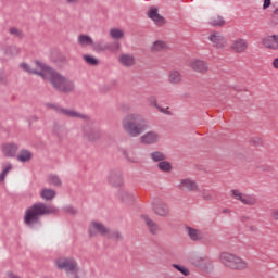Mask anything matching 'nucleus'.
I'll return each mask as SVG.
<instances>
[{
  "instance_id": "nucleus-5",
  "label": "nucleus",
  "mask_w": 278,
  "mask_h": 278,
  "mask_svg": "<svg viewBox=\"0 0 278 278\" xmlns=\"http://www.w3.org/2000/svg\"><path fill=\"white\" fill-rule=\"evenodd\" d=\"M56 268L59 270H64L65 273H70L74 278L79 277V263L74 257H60L54 262Z\"/></svg>"
},
{
  "instance_id": "nucleus-26",
  "label": "nucleus",
  "mask_w": 278,
  "mask_h": 278,
  "mask_svg": "<svg viewBox=\"0 0 278 278\" xmlns=\"http://www.w3.org/2000/svg\"><path fill=\"white\" fill-rule=\"evenodd\" d=\"M17 162H21L22 164H25L34 157V154H31V151L27 149H22L17 155H15Z\"/></svg>"
},
{
  "instance_id": "nucleus-24",
  "label": "nucleus",
  "mask_w": 278,
  "mask_h": 278,
  "mask_svg": "<svg viewBox=\"0 0 278 278\" xmlns=\"http://www.w3.org/2000/svg\"><path fill=\"white\" fill-rule=\"evenodd\" d=\"M186 231H187L190 240H192L193 242H197L199 240H203V232H201V230L194 229L190 226H187Z\"/></svg>"
},
{
  "instance_id": "nucleus-49",
  "label": "nucleus",
  "mask_w": 278,
  "mask_h": 278,
  "mask_svg": "<svg viewBox=\"0 0 278 278\" xmlns=\"http://www.w3.org/2000/svg\"><path fill=\"white\" fill-rule=\"evenodd\" d=\"M271 218H273L274 220H278V208H274V210L271 211Z\"/></svg>"
},
{
  "instance_id": "nucleus-56",
  "label": "nucleus",
  "mask_w": 278,
  "mask_h": 278,
  "mask_svg": "<svg viewBox=\"0 0 278 278\" xmlns=\"http://www.w3.org/2000/svg\"><path fill=\"white\" fill-rule=\"evenodd\" d=\"M37 119H38V117L35 116V117H34V121H37Z\"/></svg>"
},
{
  "instance_id": "nucleus-4",
  "label": "nucleus",
  "mask_w": 278,
  "mask_h": 278,
  "mask_svg": "<svg viewBox=\"0 0 278 278\" xmlns=\"http://www.w3.org/2000/svg\"><path fill=\"white\" fill-rule=\"evenodd\" d=\"M219 261L226 268H230L231 270H244L249 266L244 260L229 252L222 253Z\"/></svg>"
},
{
  "instance_id": "nucleus-11",
  "label": "nucleus",
  "mask_w": 278,
  "mask_h": 278,
  "mask_svg": "<svg viewBox=\"0 0 278 278\" xmlns=\"http://www.w3.org/2000/svg\"><path fill=\"white\" fill-rule=\"evenodd\" d=\"M84 136L89 142H97L101 138V130L90 124L83 127Z\"/></svg>"
},
{
  "instance_id": "nucleus-32",
  "label": "nucleus",
  "mask_w": 278,
  "mask_h": 278,
  "mask_svg": "<svg viewBox=\"0 0 278 278\" xmlns=\"http://www.w3.org/2000/svg\"><path fill=\"white\" fill-rule=\"evenodd\" d=\"M55 190L45 188L40 191V197L43 201H53L55 199Z\"/></svg>"
},
{
  "instance_id": "nucleus-15",
  "label": "nucleus",
  "mask_w": 278,
  "mask_h": 278,
  "mask_svg": "<svg viewBox=\"0 0 278 278\" xmlns=\"http://www.w3.org/2000/svg\"><path fill=\"white\" fill-rule=\"evenodd\" d=\"M208 40L216 47V49H225L227 47V39L220 33H212Z\"/></svg>"
},
{
  "instance_id": "nucleus-1",
  "label": "nucleus",
  "mask_w": 278,
  "mask_h": 278,
  "mask_svg": "<svg viewBox=\"0 0 278 278\" xmlns=\"http://www.w3.org/2000/svg\"><path fill=\"white\" fill-rule=\"evenodd\" d=\"M60 208L54 205H48L42 202L33 204L25 211L24 224L28 229H40L42 227V216H49V214H59Z\"/></svg>"
},
{
  "instance_id": "nucleus-8",
  "label": "nucleus",
  "mask_w": 278,
  "mask_h": 278,
  "mask_svg": "<svg viewBox=\"0 0 278 278\" xmlns=\"http://www.w3.org/2000/svg\"><path fill=\"white\" fill-rule=\"evenodd\" d=\"M231 194H232L233 199H236V201H240L241 203H243V205L253 206V205H257V203H258V200L255 195L243 194L238 189L231 190Z\"/></svg>"
},
{
  "instance_id": "nucleus-42",
  "label": "nucleus",
  "mask_w": 278,
  "mask_h": 278,
  "mask_svg": "<svg viewBox=\"0 0 278 278\" xmlns=\"http://www.w3.org/2000/svg\"><path fill=\"white\" fill-rule=\"evenodd\" d=\"M83 59L85 60L86 64H88L89 66H97V64H99V60L94 56L85 54L83 55Z\"/></svg>"
},
{
  "instance_id": "nucleus-34",
  "label": "nucleus",
  "mask_w": 278,
  "mask_h": 278,
  "mask_svg": "<svg viewBox=\"0 0 278 278\" xmlns=\"http://www.w3.org/2000/svg\"><path fill=\"white\" fill-rule=\"evenodd\" d=\"M109 240H114L115 242H123V235L118 230H110L106 232Z\"/></svg>"
},
{
  "instance_id": "nucleus-36",
  "label": "nucleus",
  "mask_w": 278,
  "mask_h": 278,
  "mask_svg": "<svg viewBox=\"0 0 278 278\" xmlns=\"http://www.w3.org/2000/svg\"><path fill=\"white\" fill-rule=\"evenodd\" d=\"M48 184L60 188V186H62V179H60V176H58L55 174H50L48 176Z\"/></svg>"
},
{
  "instance_id": "nucleus-39",
  "label": "nucleus",
  "mask_w": 278,
  "mask_h": 278,
  "mask_svg": "<svg viewBox=\"0 0 278 278\" xmlns=\"http://www.w3.org/2000/svg\"><path fill=\"white\" fill-rule=\"evenodd\" d=\"M157 166L163 173H170L173 170V165L167 161H161Z\"/></svg>"
},
{
  "instance_id": "nucleus-2",
  "label": "nucleus",
  "mask_w": 278,
  "mask_h": 278,
  "mask_svg": "<svg viewBox=\"0 0 278 278\" xmlns=\"http://www.w3.org/2000/svg\"><path fill=\"white\" fill-rule=\"evenodd\" d=\"M35 66H37V68L46 71V75H49L50 77V84L58 92H62L63 94H70V92H73V90H75V83L73 80L68 79L66 76H62V74L51 68V66L47 65L42 61L36 60Z\"/></svg>"
},
{
  "instance_id": "nucleus-19",
  "label": "nucleus",
  "mask_w": 278,
  "mask_h": 278,
  "mask_svg": "<svg viewBox=\"0 0 278 278\" xmlns=\"http://www.w3.org/2000/svg\"><path fill=\"white\" fill-rule=\"evenodd\" d=\"M262 45L266 49H271V51H278V35H271L263 38Z\"/></svg>"
},
{
  "instance_id": "nucleus-44",
  "label": "nucleus",
  "mask_w": 278,
  "mask_h": 278,
  "mask_svg": "<svg viewBox=\"0 0 278 278\" xmlns=\"http://www.w3.org/2000/svg\"><path fill=\"white\" fill-rule=\"evenodd\" d=\"M173 267L176 268V270H178L182 275H185V277H188V275H190L189 268H186V267H184L181 265H177V264H174Z\"/></svg>"
},
{
  "instance_id": "nucleus-6",
  "label": "nucleus",
  "mask_w": 278,
  "mask_h": 278,
  "mask_svg": "<svg viewBox=\"0 0 278 278\" xmlns=\"http://www.w3.org/2000/svg\"><path fill=\"white\" fill-rule=\"evenodd\" d=\"M45 108L49 110H54L56 114H62L63 116H67V118H79L80 121H86V123L90 122V117L87 114L77 112L73 109H64L56 103H45Z\"/></svg>"
},
{
  "instance_id": "nucleus-20",
  "label": "nucleus",
  "mask_w": 278,
  "mask_h": 278,
  "mask_svg": "<svg viewBox=\"0 0 278 278\" xmlns=\"http://www.w3.org/2000/svg\"><path fill=\"white\" fill-rule=\"evenodd\" d=\"M149 18H151L157 27H162V25L166 24V20L164 18V16H162V15H160V13H157V9H155V8L150 9Z\"/></svg>"
},
{
  "instance_id": "nucleus-28",
  "label": "nucleus",
  "mask_w": 278,
  "mask_h": 278,
  "mask_svg": "<svg viewBox=\"0 0 278 278\" xmlns=\"http://www.w3.org/2000/svg\"><path fill=\"white\" fill-rule=\"evenodd\" d=\"M168 81L174 86L181 84V73L179 71L173 70L168 74Z\"/></svg>"
},
{
  "instance_id": "nucleus-55",
  "label": "nucleus",
  "mask_w": 278,
  "mask_h": 278,
  "mask_svg": "<svg viewBox=\"0 0 278 278\" xmlns=\"http://www.w3.org/2000/svg\"><path fill=\"white\" fill-rule=\"evenodd\" d=\"M11 278H21V277H18V276H12Z\"/></svg>"
},
{
  "instance_id": "nucleus-23",
  "label": "nucleus",
  "mask_w": 278,
  "mask_h": 278,
  "mask_svg": "<svg viewBox=\"0 0 278 278\" xmlns=\"http://www.w3.org/2000/svg\"><path fill=\"white\" fill-rule=\"evenodd\" d=\"M20 68L25 73H29V75H38L39 77H45V75H47V71H43L42 68H39V71L31 70L27 63H20Z\"/></svg>"
},
{
  "instance_id": "nucleus-3",
  "label": "nucleus",
  "mask_w": 278,
  "mask_h": 278,
  "mask_svg": "<svg viewBox=\"0 0 278 278\" xmlns=\"http://www.w3.org/2000/svg\"><path fill=\"white\" fill-rule=\"evenodd\" d=\"M122 128L131 138L140 136V115L131 113L122 119Z\"/></svg>"
},
{
  "instance_id": "nucleus-45",
  "label": "nucleus",
  "mask_w": 278,
  "mask_h": 278,
  "mask_svg": "<svg viewBox=\"0 0 278 278\" xmlns=\"http://www.w3.org/2000/svg\"><path fill=\"white\" fill-rule=\"evenodd\" d=\"M62 210L65 214H70V216H75V214H77V208H75V206L66 205Z\"/></svg>"
},
{
  "instance_id": "nucleus-22",
  "label": "nucleus",
  "mask_w": 278,
  "mask_h": 278,
  "mask_svg": "<svg viewBox=\"0 0 278 278\" xmlns=\"http://www.w3.org/2000/svg\"><path fill=\"white\" fill-rule=\"evenodd\" d=\"M118 62H119V64H122V66L129 68V67L136 65V58H134V55H131V54L123 53L119 55Z\"/></svg>"
},
{
  "instance_id": "nucleus-43",
  "label": "nucleus",
  "mask_w": 278,
  "mask_h": 278,
  "mask_svg": "<svg viewBox=\"0 0 278 278\" xmlns=\"http://www.w3.org/2000/svg\"><path fill=\"white\" fill-rule=\"evenodd\" d=\"M148 102L150 103V105H154V108H157L160 112H163L164 114H168V112H166L164 108H161L160 105H157V99L155 98V96H150L148 98Z\"/></svg>"
},
{
  "instance_id": "nucleus-29",
  "label": "nucleus",
  "mask_w": 278,
  "mask_h": 278,
  "mask_svg": "<svg viewBox=\"0 0 278 278\" xmlns=\"http://www.w3.org/2000/svg\"><path fill=\"white\" fill-rule=\"evenodd\" d=\"M77 40L80 47H93L94 45V40L88 35H79Z\"/></svg>"
},
{
  "instance_id": "nucleus-35",
  "label": "nucleus",
  "mask_w": 278,
  "mask_h": 278,
  "mask_svg": "<svg viewBox=\"0 0 278 278\" xmlns=\"http://www.w3.org/2000/svg\"><path fill=\"white\" fill-rule=\"evenodd\" d=\"M210 25H212V27H223V25H225V18L220 15H215L211 18Z\"/></svg>"
},
{
  "instance_id": "nucleus-16",
  "label": "nucleus",
  "mask_w": 278,
  "mask_h": 278,
  "mask_svg": "<svg viewBox=\"0 0 278 278\" xmlns=\"http://www.w3.org/2000/svg\"><path fill=\"white\" fill-rule=\"evenodd\" d=\"M230 49L235 53H245V51L249 49V41L247 39L238 38L232 41Z\"/></svg>"
},
{
  "instance_id": "nucleus-40",
  "label": "nucleus",
  "mask_w": 278,
  "mask_h": 278,
  "mask_svg": "<svg viewBox=\"0 0 278 278\" xmlns=\"http://www.w3.org/2000/svg\"><path fill=\"white\" fill-rule=\"evenodd\" d=\"M165 49H168V46L162 40L155 41L152 46V51H164Z\"/></svg>"
},
{
  "instance_id": "nucleus-21",
  "label": "nucleus",
  "mask_w": 278,
  "mask_h": 278,
  "mask_svg": "<svg viewBox=\"0 0 278 278\" xmlns=\"http://www.w3.org/2000/svg\"><path fill=\"white\" fill-rule=\"evenodd\" d=\"M190 67L192 71H195V73H207L210 67L207 66V63L202 60H194L190 63Z\"/></svg>"
},
{
  "instance_id": "nucleus-27",
  "label": "nucleus",
  "mask_w": 278,
  "mask_h": 278,
  "mask_svg": "<svg viewBox=\"0 0 278 278\" xmlns=\"http://www.w3.org/2000/svg\"><path fill=\"white\" fill-rule=\"evenodd\" d=\"M118 198L124 202L127 203L128 205H131L134 201H136V195L134 193H130L127 190H121L118 192Z\"/></svg>"
},
{
  "instance_id": "nucleus-10",
  "label": "nucleus",
  "mask_w": 278,
  "mask_h": 278,
  "mask_svg": "<svg viewBox=\"0 0 278 278\" xmlns=\"http://www.w3.org/2000/svg\"><path fill=\"white\" fill-rule=\"evenodd\" d=\"M152 210L154 214L157 216H162L163 218H166L168 214H170V208L166 205V203L162 202L160 198H154L152 201Z\"/></svg>"
},
{
  "instance_id": "nucleus-46",
  "label": "nucleus",
  "mask_w": 278,
  "mask_h": 278,
  "mask_svg": "<svg viewBox=\"0 0 278 278\" xmlns=\"http://www.w3.org/2000/svg\"><path fill=\"white\" fill-rule=\"evenodd\" d=\"M9 34H11V36H15L16 38H23V31L15 27L10 28Z\"/></svg>"
},
{
  "instance_id": "nucleus-41",
  "label": "nucleus",
  "mask_w": 278,
  "mask_h": 278,
  "mask_svg": "<svg viewBox=\"0 0 278 278\" xmlns=\"http://www.w3.org/2000/svg\"><path fill=\"white\" fill-rule=\"evenodd\" d=\"M110 36L111 38H113V40H121V38H123L124 33L123 30L118 29V28H112L110 30Z\"/></svg>"
},
{
  "instance_id": "nucleus-50",
  "label": "nucleus",
  "mask_w": 278,
  "mask_h": 278,
  "mask_svg": "<svg viewBox=\"0 0 278 278\" xmlns=\"http://www.w3.org/2000/svg\"><path fill=\"white\" fill-rule=\"evenodd\" d=\"M270 0H264L263 10H267V8H270Z\"/></svg>"
},
{
  "instance_id": "nucleus-37",
  "label": "nucleus",
  "mask_w": 278,
  "mask_h": 278,
  "mask_svg": "<svg viewBox=\"0 0 278 278\" xmlns=\"http://www.w3.org/2000/svg\"><path fill=\"white\" fill-rule=\"evenodd\" d=\"M150 157L153 160V162H164V160H166V154L160 151H155L150 154Z\"/></svg>"
},
{
  "instance_id": "nucleus-47",
  "label": "nucleus",
  "mask_w": 278,
  "mask_h": 278,
  "mask_svg": "<svg viewBox=\"0 0 278 278\" xmlns=\"http://www.w3.org/2000/svg\"><path fill=\"white\" fill-rule=\"evenodd\" d=\"M18 53V48L11 46L7 49L5 54L7 55H16Z\"/></svg>"
},
{
  "instance_id": "nucleus-12",
  "label": "nucleus",
  "mask_w": 278,
  "mask_h": 278,
  "mask_svg": "<svg viewBox=\"0 0 278 278\" xmlns=\"http://www.w3.org/2000/svg\"><path fill=\"white\" fill-rule=\"evenodd\" d=\"M108 184L112 186V188H121L123 186V173L118 169H112L108 174Z\"/></svg>"
},
{
  "instance_id": "nucleus-30",
  "label": "nucleus",
  "mask_w": 278,
  "mask_h": 278,
  "mask_svg": "<svg viewBox=\"0 0 278 278\" xmlns=\"http://www.w3.org/2000/svg\"><path fill=\"white\" fill-rule=\"evenodd\" d=\"M119 153H122V155H124V157L130 164H137L138 159H137L136 154H134V151H127L126 149L121 148Z\"/></svg>"
},
{
  "instance_id": "nucleus-9",
  "label": "nucleus",
  "mask_w": 278,
  "mask_h": 278,
  "mask_svg": "<svg viewBox=\"0 0 278 278\" xmlns=\"http://www.w3.org/2000/svg\"><path fill=\"white\" fill-rule=\"evenodd\" d=\"M88 233L90 238H94L97 233L100 236H108V233H110V228L105 227L103 223L91 222L88 227Z\"/></svg>"
},
{
  "instance_id": "nucleus-38",
  "label": "nucleus",
  "mask_w": 278,
  "mask_h": 278,
  "mask_svg": "<svg viewBox=\"0 0 278 278\" xmlns=\"http://www.w3.org/2000/svg\"><path fill=\"white\" fill-rule=\"evenodd\" d=\"M12 170V163H5L2 165V173L0 174V181H5L8 173Z\"/></svg>"
},
{
  "instance_id": "nucleus-25",
  "label": "nucleus",
  "mask_w": 278,
  "mask_h": 278,
  "mask_svg": "<svg viewBox=\"0 0 278 278\" xmlns=\"http://www.w3.org/2000/svg\"><path fill=\"white\" fill-rule=\"evenodd\" d=\"M53 137L56 138L60 142L66 138V128L64 126L55 124L52 130Z\"/></svg>"
},
{
  "instance_id": "nucleus-48",
  "label": "nucleus",
  "mask_w": 278,
  "mask_h": 278,
  "mask_svg": "<svg viewBox=\"0 0 278 278\" xmlns=\"http://www.w3.org/2000/svg\"><path fill=\"white\" fill-rule=\"evenodd\" d=\"M149 123L147 121H141L140 123V131H147L149 129Z\"/></svg>"
},
{
  "instance_id": "nucleus-18",
  "label": "nucleus",
  "mask_w": 278,
  "mask_h": 278,
  "mask_svg": "<svg viewBox=\"0 0 278 278\" xmlns=\"http://www.w3.org/2000/svg\"><path fill=\"white\" fill-rule=\"evenodd\" d=\"M2 153L5 157H16L18 153V144L14 142H8L2 146Z\"/></svg>"
},
{
  "instance_id": "nucleus-52",
  "label": "nucleus",
  "mask_w": 278,
  "mask_h": 278,
  "mask_svg": "<svg viewBox=\"0 0 278 278\" xmlns=\"http://www.w3.org/2000/svg\"><path fill=\"white\" fill-rule=\"evenodd\" d=\"M241 223H248V220H251V217L243 215L240 217Z\"/></svg>"
},
{
  "instance_id": "nucleus-54",
  "label": "nucleus",
  "mask_w": 278,
  "mask_h": 278,
  "mask_svg": "<svg viewBox=\"0 0 278 278\" xmlns=\"http://www.w3.org/2000/svg\"><path fill=\"white\" fill-rule=\"evenodd\" d=\"M68 3H77L79 0H66Z\"/></svg>"
},
{
  "instance_id": "nucleus-14",
  "label": "nucleus",
  "mask_w": 278,
  "mask_h": 278,
  "mask_svg": "<svg viewBox=\"0 0 278 278\" xmlns=\"http://www.w3.org/2000/svg\"><path fill=\"white\" fill-rule=\"evenodd\" d=\"M141 218L146 223V227L148 228V231L151 233V236H157L162 231V227L159 226L155 220L151 219L149 215H142Z\"/></svg>"
},
{
  "instance_id": "nucleus-51",
  "label": "nucleus",
  "mask_w": 278,
  "mask_h": 278,
  "mask_svg": "<svg viewBox=\"0 0 278 278\" xmlns=\"http://www.w3.org/2000/svg\"><path fill=\"white\" fill-rule=\"evenodd\" d=\"M271 66L273 68H276V71H278V58L274 59Z\"/></svg>"
},
{
  "instance_id": "nucleus-53",
  "label": "nucleus",
  "mask_w": 278,
  "mask_h": 278,
  "mask_svg": "<svg viewBox=\"0 0 278 278\" xmlns=\"http://www.w3.org/2000/svg\"><path fill=\"white\" fill-rule=\"evenodd\" d=\"M230 212H231V211H230L229 208H224V210H223V214H230Z\"/></svg>"
},
{
  "instance_id": "nucleus-17",
  "label": "nucleus",
  "mask_w": 278,
  "mask_h": 278,
  "mask_svg": "<svg viewBox=\"0 0 278 278\" xmlns=\"http://www.w3.org/2000/svg\"><path fill=\"white\" fill-rule=\"evenodd\" d=\"M141 144H157L160 142V134L156 131H148L140 138Z\"/></svg>"
},
{
  "instance_id": "nucleus-33",
  "label": "nucleus",
  "mask_w": 278,
  "mask_h": 278,
  "mask_svg": "<svg viewBox=\"0 0 278 278\" xmlns=\"http://www.w3.org/2000/svg\"><path fill=\"white\" fill-rule=\"evenodd\" d=\"M198 192L203 201H212L214 199V192L210 189H199Z\"/></svg>"
},
{
  "instance_id": "nucleus-7",
  "label": "nucleus",
  "mask_w": 278,
  "mask_h": 278,
  "mask_svg": "<svg viewBox=\"0 0 278 278\" xmlns=\"http://www.w3.org/2000/svg\"><path fill=\"white\" fill-rule=\"evenodd\" d=\"M121 49V43L118 41L108 43L103 39L98 41H93L92 50L96 53H104V51H109V53H117Z\"/></svg>"
},
{
  "instance_id": "nucleus-13",
  "label": "nucleus",
  "mask_w": 278,
  "mask_h": 278,
  "mask_svg": "<svg viewBox=\"0 0 278 278\" xmlns=\"http://www.w3.org/2000/svg\"><path fill=\"white\" fill-rule=\"evenodd\" d=\"M178 190H181V192H199V184L193 179L184 178L178 184Z\"/></svg>"
},
{
  "instance_id": "nucleus-31",
  "label": "nucleus",
  "mask_w": 278,
  "mask_h": 278,
  "mask_svg": "<svg viewBox=\"0 0 278 278\" xmlns=\"http://www.w3.org/2000/svg\"><path fill=\"white\" fill-rule=\"evenodd\" d=\"M195 264L203 269L210 268V266H212V258L207 256H200L195 260Z\"/></svg>"
}]
</instances>
